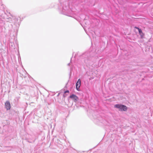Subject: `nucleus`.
Masks as SVG:
<instances>
[{"instance_id":"obj_8","label":"nucleus","mask_w":153,"mask_h":153,"mask_svg":"<svg viewBox=\"0 0 153 153\" xmlns=\"http://www.w3.org/2000/svg\"><path fill=\"white\" fill-rule=\"evenodd\" d=\"M69 64H69V63H68V65H69Z\"/></svg>"},{"instance_id":"obj_1","label":"nucleus","mask_w":153,"mask_h":153,"mask_svg":"<svg viewBox=\"0 0 153 153\" xmlns=\"http://www.w3.org/2000/svg\"><path fill=\"white\" fill-rule=\"evenodd\" d=\"M115 108L119 109V111H126L127 109V107L125 105L121 104H116L114 106Z\"/></svg>"},{"instance_id":"obj_3","label":"nucleus","mask_w":153,"mask_h":153,"mask_svg":"<svg viewBox=\"0 0 153 153\" xmlns=\"http://www.w3.org/2000/svg\"><path fill=\"white\" fill-rule=\"evenodd\" d=\"M81 80L80 79H79L78 80V81H77V82L76 83V89H77V91H79V87L81 85Z\"/></svg>"},{"instance_id":"obj_6","label":"nucleus","mask_w":153,"mask_h":153,"mask_svg":"<svg viewBox=\"0 0 153 153\" xmlns=\"http://www.w3.org/2000/svg\"><path fill=\"white\" fill-rule=\"evenodd\" d=\"M69 91L68 90H67V91H65V93H69Z\"/></svg>"},{"instance_id":"obj_5","label":"nucleus","mask_w":153,"mask_h":153,"mask_svg":"<svg viewBox=\"0 0 153 153\" xmlns=\"http://www.w3.org/2000/svg\"><path fill=\"white\" fill-rule=\"evenodd\" d=\"M136 28L138 30L139 32L140 33V34L141 36V37L143 36V32L141 30L140 28H139L138 27H136Z\"/></svg>"},{"instance_id":"obj_9","label":"nucleus","mask_w":153,"mask_h":153,"mask_svg":"<svg viewBox=\"0 0 153 153\" xmlns=\"http://www.w3.org/2000/svg\"><path fill=\"white\" fill-rule=\"evenodd\" d=\"M86 20H84V22H85Z\"/></svg>"},{"instance_id":"obj_2","label":"nucleus","mask_w":153,"mask_h":153,"mask_svg":"<svg viewBox=\"0 0 153 153\" xmlns=\"http://www.w3.org/2000/svg\"><path fill=\"white\" fill-rule=\"evenodd\" d=\"M70 97L75 102H76L78 100V98L76 95L72 94V95L70 96Z\"/></svg>"},{"instance_id":"obj_4","label":"nucleus","mask_w":153,"mask_h":153,"mask_svg":"<svg viewBox=\"0 0 153 153\" xmlns=\"http://www.w3.org/2000/svg\"><path fill=\"white\" fill-rule=\"evenodd\" d=\"M5 107L7 110H9L10 109V103L8 101H7L5 102Z\"/></svg>"},{"instance_id":"obj_7","label":"nucleus","mask_w":153,"mask_h":153,"mask_svg":"<svg viewBox=\"0 0 153 153\" xmlns=\"http://www.w3.org/2000/svg\"><path fill=\"white\" fill-rule=\"evenodd\" d=\"M63 10H63V11H63V13H63V14H64V15H66V13H63Z\"/></svg>"}]
</instances>
